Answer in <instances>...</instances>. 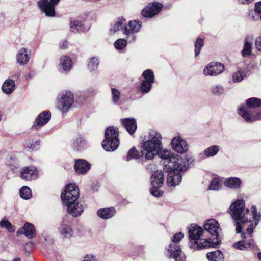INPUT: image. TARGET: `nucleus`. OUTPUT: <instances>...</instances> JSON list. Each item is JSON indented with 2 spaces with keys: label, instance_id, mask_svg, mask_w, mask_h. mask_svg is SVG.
Wrapping results in <instances>:
<instances>
[{
  "label": "nucleus",
  "instance_id": "f257e3e1",
  "mask_svg": "<svg viewBox=\"0 0 261 261\" xmlns=\"http://www.w3.org/2000/svg\"><path fill=\"white\" fill-rule=\"evenodd\" d=\"M251 210L253 220H251V218H248V216L250 215L249 210L246 208L243 200H237L230 206V214L234 220L240 221L243 224L249 223L246 229L248 234L252 233L260 218V214L257 213L255 205L252 206Z\"/></svg>",
  "mask_w": 261,
  "mask_h": 261
},
{
  "label": "nucleus",
  "instance_id": "f03ea898",
  "mask_svg": "<svg viewBox=\"0 0 261 261\" xmlns=\"http://www.w3.org/2000/svg\"><path fill=\"white\" fill-rule=\"evenodd\" d=\"M164 160L165 169H180L187 170L193 162L192 158L188 156L184 157L174 155L168 150L159 151L158 154Z\"/></svg>",
  "mask_w": 261,
  "mask_h": 261
},
{
  "label": "nucleus",
  "instance_id": "7ed1b4c3",
  "mask_svg": "<svg viewBox=\"0 0 261 261\" xmlns=\"http://www.w3.org/2000/svg\"><path fill=\"white\" fill-rule=\"evenodd\" d=\"M162 136L158 132L150 133L148 139L143 143L142 154L145 159L151 160L162 149Z\"/></svg>",
  "mask_w": 261,
  "mask_h": 261
},
{
  "label": "nucleus",
  "instance_id": "20e7f679",
  "mask_svg": "<svg viewBox=\"0 0 261 261\" xmlns=\"http://www.w3.org/2000/svg\"><path fill=\"white\" fill-rule=\"evenodd\" d=\"M118 130L113 127H110L105 130V139L102 143L103 148L107 151H113L119 146V141L118 139Z\"/></svg>",
  "mask_w": 261,
  "mask_h": 261
},
{
  "label": "nucleus",
  "instance_id": "39448f33",
  "mask_svg": "<svg viewBox=\"0 0 261 261\" xmlns=\"http://www.w3.org/2000/svg\"><path fill=\"white\" fill-rule=\"evenodd\" d=\"M184 237L181 232H178L174 234L172 239L173 244H171L168 249V256L173 258L175 261H185L186 256L181 251L180 247L177 243Z\"/></svg>",
  "mask_w": 261,
  "mask_h": 261
},
{
  "label": "nucleus",
  "instance_id": "423d86ee",
  "mask_svg": "<svg viewBox=\"0 0 261 261\" xmlns=\"http://www.w3.org/2000/svg\"><path fill=\"white\" fill-rule=\"evenodd\" d=\"M73 102V93L70 91L65 90L59 95L56 102V107L63 113L67 112L71 107Z\"/></svg>",
  "mask_w": 261,
  "mask_h": 261
},
{
  "label": "nucleus",
  "instance_id": "0eeeda50",
  "mask_svg": "<svg viewBox=\"0 0 261 261\" xmlns=\"http://www.w3.org/2000/svg\"><path fill=\"white\" fill-rule=\"evenodd\" d=\"M61 197L63 204L77 201L79 197V189L74 184L67 185L62 192Z\"/></svg>",
  "mask_w": 261,
  "mask_h": 261
},
{
  "label": "nucleus",
  "instance_id": "6e6552de",
  "mask_svg": "<svg viewBox=\"0 0 261 261\" xmlns=\"http://www.w3.org/2000/svg\"><path fill=\"white\" fill-rule=\"evenodd\" d=\"M221 240L212 241L211 239H199L198 240L190 242V247L194 250L202 249L210 247H217L220 244Z\"/></svg>",
  "mask_w": 261,
  "mask_h": 261
},
{
  "label": "nucleus",
  "instance_id": "1a4fd4ad",
  "mask_svg": "<svg viewBox=\"0 0 261 261\" xmlns=\"http://www.w3.org/2000/svg\"><path fill=\"white\" fill-rule=\"evenodd\" d=\"M143 80L140 85V91L143 93H147L151 90L152 84L154 82L153 72L150 69L145 70L142 73Z\"/></svg>",
  "mask_w": 261,
  "mask_h": 261
},
{
  "label": "nucleus",
  "instance_id": "9d476101",
  "mask_svg": "<svg viewBox=\"0 0 261 261\" xmlns=\"http://www.w3.org/2000/svg\"><path fill=\"white\" fill-rule=\"evenodd\" d=\"M161 3L154 2L148 3L141 11V15L145 18H152L158 14L162 10Z\"/></svg>",
  "mask_w": 261,
  "mask_h": 261
},
{
  "label": "nucleus",
  "instance_id": "9b49d317",
  "mask_svg": "<svg viewBox=\"0 0 261 261\" xmlns=\"http://www.w3.org/2000/svg\"><path fill=\"white\" fill-rule=\"evenodd\" d=\"M168 172L167 177V182L168 186H175L179 185L182 180V175L180 171L186 170L180 169H166Z\"/></svg>",
  "mask_w": 261,
  "mask_h": 261
},
{
  "label": "nucleus",
  "instance_id": "f8f14e48",
  "mask_svg": "<svg viewBox=\"0 0 261 261\" xmlns=\"http://www.w3.org/2000/svg\"><path fill=\"white\" fill-rule=\"evenodd\" d=\"M239 114L248 123L258 121L261 119V112H258L254 114L251 113L245 105H242L238 108Z\"/></svg>",
  "mask_w": 261,
  "mask_h": 261
},
{
  "label": "nucleus",
  "instance_id": "ddd939ff",
  "mask_svg": "<svg viewBox=\"0 0 261 261\" xmlns=\"http://www.w3.org/2000/svg\"><path fill=\"white\" fill-rule=\"evenodd\" d=\"M203 227L204 230L212 236L215 237L217 240H220L219 236L221 229L219 224L216 220L213 219L206 220L204 223Z\"/></svg>",
  "mask_w": 261,
  "mask_h": 261
},
{
  "label": "nucleus",
  "instance_id": "4468645a",
  "mask_svg": "<svg viewBox=\"0 0 261 261\" xmlns=\"http://www.w3.org/2000/svg\"><path fill=\"white\" fill-rule=\"evenodd\" d=\"M224 70V66L222 64L212 62L204 67L203 74L206 76H216L223 72Z\"/></svg>",
  "mask_w": 261,
  "mask_h": 261
},
{
  "label": "nucleus",
  "instance_id": "2eb2a0df",
  "mask_svg": "<svg viewBox=\"0 0 261 261\" xmlns=\"http://www.w3.org/2000/svg\"><path fill=\"white\" fill-rule=\"evenodd\" d=\"M59 233L63 239H70L73 235L71 222L64 218L58 229Z\"/></svg>",
  "mask_w": 261,
  "mask_h": 261
},
{
  "label": "nucleus",
  "instance_id": "dca6fc26",
  "mask_svg": "<svg viewBox=\"0 0 261 261\" xmlns=\"http://www.w3.org/2000/svg\"><path fill=\"white\" fill-rule=\"evenodd\" d=\"M60 0H45L43 6L40 7V11L44 13L47 17H54L56 14L55 6H56Z\"/></svg>",
  "mask_w": 261,
  "mask_h": 261
},
{
  "label": "nucleus",
  "instance_id": "f3484780",
  "mask_svg": "<svg viewBox=\"0 0 261 261\" xmlns=\"http://www.w3.org/2000/svg\"><path fill=\"white\" fill-rule=\"evenodd\" d=\"M20 177L26 181L35 180L38 177V171L35 166L25 167L20 171Z\"/></svg>",
  "mask_w": 261,
  "mask_h": 261
},
{
  "label": "nucleus",
  "instance_id": "a211bd4d",
  "mask_svg": "<svg viewBox=\"0 0 261 261\" xmlns=\"http://www.w3.org/2000/svg\"><path fill=\"white\" fill-rule=\"evenodd\" d=\"M64 205L67 207L68 213L74 217L81 216L84 211L83 205L78 200L64 204Z\"/></svg>",
  "mask_w": 261,
  "mask_h": 261
},
{
  "label": "nucleus",
  "instance_id": "6ab92c4d",
  "mask_svg": "<svg viewBox=\"0 0 261 261\" xmlns=\"http://www.w3.org/2000/svg\"><path fill=\"white\" fill-rule=\"evenodd\" d=\"M51 118V113L49 111H45L41 113L36 118L33 123L32 128L39 129L41 127L46 124Z\"/></svg>",
  "mask_w": 261,
  "mask_h": 261
},
{
  "label": "nucleus",
  "instance_id": "aec40b11",
  "mask_svg": "<svg viewBox=\"0 0 261 261\" xmlns=\"http://www.w3.org/2000/svg\"><path fill=\"white\" fill-rule=\"evenodd\" d=\"M171 144L172 148L179 153H184L188 149V144L180 137H176L173 138Z\"/></svg>",
  "mask_w": 261,
  "mask_h": 261
},
{
  "label": "nucleus",
  "instance_id": "412c9836",
  "mask_svg": "<svg viewBox=\"0 0 261 261\" xmlns=\"http://www.w3.org/2000/svg\"><path fill=\"white\" fill-rule=\"evenodd\" d=\"M204 230L197 225L192 224L189 228L188 235L190 242L198 240L203 234Z\"/></svg>",
  "mask_w": 261,
  "mask_h": 261
},
{
  "label": "nucleus",
  "instance_id": "4be33fe9",
  "mask_svg": "<svg viewBox=\"0 0 261 261\" xmlns=\"http://www.w3.org/2000/svg\"><path fill=\"white\" fill-rule=\"evenodd\" d=\"M249 235L250 236V238H251L252 233ZM253 246L254 241L251 238L247 240H241L236 242L232 245L233 248L242 251L248 250L253 248Z\"/></svg>",
  "mask_w": 261,
  "mask_h": 261
},
{
  "label": "nucleus",
  "instance_id": "5701e85b",
  "mask_svg": "<svg viewBox=\"0 0 261 261\" xmlns=\"http://www.w3.org/2000/svg\"><path fill=\"white\" fill-rule=\"evenodd\" d=\"M90 164L84 159H77L75 161L74 170L79 174H85L90 168Z\"/></svg>",
  "mask_w": 261,
  "mask_h": 261
},
{
  "label": "nucleus",
  "instance_id": "b1692460",
  "mask_svg": "<svg viewBox=\"0 0 261 261\" xmlns=\"http://www.w3.org/2000/svg\"><path fill=\"white\" fill-rule=\"evenodd\" d=\"M142 27V22L139 20L131 21L123 27V33L126 35L138 32Z\"/></svg>",
  "mask_w": 261,
  "mask_h": 261
},
{
  "label": "nucleus",
  "instance_id": "393cba45",
  "mask_svg": "<svg viewBox=\"0 0 261 261\" xmlns=\"http://www.w3.org/2000/svg\"><path fill=\"white\" fill-rule=\"evenodd\" d=\"M23 234L29 239H32L36 235V231L34 225L30 223H26L23 227L17 231V234Z\"/></svg>",
  "mask_w": 261,
  "mask_h": 261
},
{
  "label": "nucleus",
  "instance_id": "a878e982",
  "mask_svg": "<svg viewBox=\"0 0 261 261\" xmlns=\"http://www.w3.org/2000/svg\"><path fill=\"white\" fill-rule=\"evenodd\" d=\"M164 176L162 170H157L152 173L151 177V184L152 186L161 187L163 184Z\"/></svg>",
  "mask_w": 261,
  "mask_h": 261
},
{
  "label": "nucleus",
  "instance_id": "bb28decb",
  "mask_svg": "<svg viewBox=\"0 0 261 261\" xmlns=\"http://www.w3.org/2000/svg\"><path fill=\"white\" fill-rule=\"evenodd\" d=\"M121 123L130 135L133 134L137 129V123L134 118H124L121 120Z\"/></svg>",
  "mask_w": 261,
  "mask_h": 261
},
{
  "label": "nucleus",
  "instance_id": "cd10ccee",
  "mask_svg": "<svg viewBox=\"0 0 261 261\" xmlns=\"http://www.w3.org/2000/svg\"><path fill=\"white\" fill-rule=\"evenodd\" d=\"M86 142L84 138L79 136L73 139L72 149L76 151H81L86 148Z\"/></svg>",
  "mask_w": 261,
  "mask_h": 261
},
{
  "label": "nucleus",
  "instance_id": "c85d7f7f",
  "mask_svg": "<svg viewBox=\"0 0 261 261\" xmlns=\"http://www.w3.org/2000/svg\"><path fill=\"white\" fill-rule=\"evenodd\" d=\"M116 210L114 207L104 208L97 210V215L103 219H108L114 216Z\"/></svg>",
  "mask_w": 261,
  "mask_h": 261
},
{
  "label": "nucleus",
  "instance_id": "c756f323",
  "mask_svg": "<svg viewBox=\"0 0 261 261\" xmlns=\"http://www.w3.org/2000/svg\"><path fill=\"white\" fill-rule=\"evenodd\" d=\"M30 58V53L24 48L20 49L17 54V63L21 65L26 64Z\"/></svg>",
  "mask_w": 261,
  "mask_h": 261
},
{
  "label": "nucleus",
  "instance_id": "7c9ffc66",
  "mask_svg": "<svg viewBox=\"0 0 261 261\" xmlns=\"http://www.w3.org/2000/svg\"><path fill=\"white\" fill-rule=\"evenodd\" d=\"M15 88V82L13 80L7 79L2 86V91L6 94L9 95L13 92Z\"/></svg>",
  "mask_w": 261,
  "mask_h": 261
},
{
  "label": "nucleus",
  "instance_id": "2f4dec72",
  "mask_svg": "<svg viewBox=\"0 0 261 261\" xmlns=\"http://www.w3.org/2000/svg\"><path fill=\"white\" fill-rule=\"evenodd\" d=\"M24 148L30 151H36L39 149L40 146V140H26L23 144Z\"/></svg>",
  "mask_w": 261,
  "mask_h": 261
},
{
  "label": "nucleus",
  "instance_id": "473e14b6",
  "mask_svg": "<svg viewBox=\"0 0 261 261\" xmlns=\"http://www.w3.org/2000/svg\"><path fill=\"white\" fill-rule=\"evenodd\" d=\"M206 257L209 261H224V255L220 250L208 252Z\"/></svg>",
  "mask_w": 261,
  "mask_h": 261
},
{
  "label": "nucleus",
  "instance_id": "72a5a7b5",
  "mask_svg": "<svg viewBox=\"0 0 261 261\" xmlns=\"http://www.w3.org/2000/svg\"><path fill=\"white\" fill-rule=\"evenodd\" d=\"M72 65V60L68 56H64L61 58L60 66L63 71H69L71 69Z\"/></svg>",
  "mask_w": 261,
  "mask_h": 261
},
{
  "label": "nucleus",
  "instance_id": "f704fd0d",
  "mask_svg": "<svg viewBox=\"0 0 261 261\" xmlns=\"http://www.w3.org/2000/svg\"><path fill=\"white\" fill-rule=\"evenodd\" d=\"M241 180L238 177L227 178L224 181V185L231 189H238L240 187Z\"/></svg>",
  "mask_w": 261,
  "mask_h": 261
},
{
  "label": "nucleus",
  "instance_id": "c9c22d12",
  "mask_svg": "<svg viewBox=\"0 0 261 261\" xmlns=\"http://www.w3.org/2000/svg\"><path fill=\"white\" fill-rule=\"evenodd\" d=\"M70 27L71 31L75 33L84 31V26L81 21L79 20H71Z\"/></svg>",
  "mask_w": 261,
  "mask_h": 261
},
{
  "label": "nucleus",
  "instance_id": "e433bc0d",
  "mask_svg": "<svg viewBox=\"0 0 261 261\" xmlns=\"http://www.w3.org/2000/svg\"><path fill=\"white\" fill-rule=\"evenodd\" d=\"M6 165L12 172H15L16 164V156L15 153H11L8 155V159L6 161Z\"/></svg>",
  "mask_w": 261,
  "mask_h": 261
},
{
  "label": "nucleus",
  "instance_id": "4c0bfd02",
  "mask_svg": "<svg viewBox=\"0 0 261 261\" xmlns=\"http://www.w3.org/2000/svg\"><path fill=\"white\" fill-rule=\"evenodd\" d=\"M210 92L213 95L219 96L224 93L225 89L222 85L215 84L211 87Z\"/></svg>",
  "mask_w": 261,
  "mask_h": 261
},
{
  "label": "nucleus",
  "instance_id": "58836bf2",
  "mask_svg": "<svg viewBox=\"0 0 261 261\" xmlns=\"http://www.w3.org/2000/svg\"><path fill=\"white\" fill-rule=\"evenodd\" d=\"M220 147L218 145H212L204 151V153L207 158H211L215 156L219 151Z\"/></svg>",
  "mask_w": 261,
  "mask_h": 261
},
{
  "label": "nucleus",
  "instance_id": "ea45409f",
  "mask_svg": "<svg viewBox=\"0 0 261 261\" xmlns=\"http://www.w3.org/2000/svg\"><path fill=\"white\" fill-rule=\"evenodd\" d=\"M248 108L255 109L261 106V99L256 97L248 98L246 101Z\"/></svg>",
  "mask_w": 261,
  "mask_h": 261
},
{
  "label": "nucleus",
  "instance_id": "a19ab883",
  "mask_svg": "<svg viewBox=\"0 0 261 261\" xmlns=\"http://www.w3.org/2000/svg\"><path fill=\"white\" fill-rule=\"evenodd\" d=\"M144 155V154H142V151L139 152L135 148L133 147L128 151L127 156L126 157V160L127 161H129L132 159H138Z\"/></svg>",
  "mask_w": 261,
  "mask_h": 261
},
{
  "label": "nucleus",
  "instance_id": "79ce46f5",
  "mask_svg": "<svg viewBox=\"0 0 261 261\" xmlns=\"http://www.w3.org/2000/svg\"><path fill=\"white\" fill-rule=\"evenodd\" d=\"M19 195L22 199L28 200L32 196V192L31 189L26 186H23L19 190Z\"/></svg>",
  "mask_w": 261,
  "mask_h": 261
},
{
  "label": "nucleus",
  "instance_id": "37998d69",
  "mask_svg": "<svg viewBox=\"0 0 261 261\" xmlns=\"http://www.w3.org/2000/svg\"><path fill=\"white\" fill-rule=\"evenodd\" d=\"M246 75V72L244 70H240L233 73L232 81L234 83L240 82L244 79Z\"/></svg>",
  "mask_w": 261,
  "mask_h": 261
},
{
  "label": "nucleus",
  "instance_id": "c03bdc74",
  "mask_svg": "<svg viewBox=\"0 0 261 261\" xmlns=\"http://www.w3.org/2000/svg\"><path fill=\"white\" fill-rule=\"evenodd\" d=\"M98 65V59L96 57H92L88 63V68L90 71H93L97 69Z\"/></svg>",
  "mask_w": 261,
  "mask_h": 261
},
{
  "label": "nucleus",
  "instance_id": "a18cd8bd",
  "mask_svg": "<svg viewBox=\"0 0 261 261\" xmlns=\"http://www.w3.org/2000/svg\"><path fill=\"white\" fill-rule=\"evenodd\" d=\"M0 227L6 228L9 232L14 231L13 226L6 218L2 219L0 221Z\"/></svg>",
  "mask_w": 261,
  "mask_h": 261
},
{
  "label": "nucleus",
  "instance_id": "49530a36",
  "mask_svg": "<svg viewBox=\"0 0 261 261\" xmlns=\"http://www.w3.org/2000/svg\"><path fill=\"white\" fill-rule=\"evenodd\" d=\"M252 44L246 40L244 44L243 49L242 50V55L243 57L249 56L251 54Z\"/></svg>",
  "mask_w": 261,
  "mask_h": 261
},
{
  "label": "nucleus",
  "instance_id": "de8ad7c7",
  "mask_svg": "<svg viewBox=\"0 0 261 261\" xmlns=\"http://www.w3.org/2000/svg\"><path fill=\"white\" fill-rule=\"evenodd\" d=\"M203 40L201 38L196 39L195 43V56H198L200 52L201 49L203 45Z\"/></svg>",
  "mask_w": 261,
  "mask_h": 261
},
{
  "label": "nucleus",
  "instance_id": "09e8293b",
  "mask_svg": "<svg viewBox=\"0 0 261 261\" xmlns=\"http://www.w3.org/2000/svg\"><path fill=\"white\" fill-rule=\"evenodd\" d=\"M124 21L125 20L123 19H121L118 21H117L113 26L112 28L110 29V31L113 33H114L117 31L120 30L121 29L123 30V24Z\"/></svg>",
  "mask_w": 261,
  "mask_h": 261
},
{
  "label": "nucleus",
  "instance_id": "8fccbe9b",
  "mask_svg": "<svg viewBox=\"0 0 261 261\" xmlns=\"http://www.w3.org/2000/svg\"><path fill=\"white\" fill-rule=\"evenodd\" d=\"M111 93L112 95V101L115 104H116L119 100L120 92L117 89L113 88L111 89Z\"/></svg>",
  "mask_w": 261,
  "mask_h": 261
},
{
  "label": "nucleus",
  "instance_id": "3c124183",
  "mask_svg": "<svg viewBox=\"0 0 261 261\" xmlns=\"http://www.w3.org/2000/svg\"><path fill=\"white\" fill-rule=\"evenodd\" d=\"M127 44L126 41L124 39H119L114 42V46L117 49L124 48Z\"/></svg>",
  "mask_w": 261,
  "mask_h": 261
},
{
  "label": "nucleus",
  "instance_id": "603ef678",
  "mask_svg": "<svg viewBox=\"0 0 261 261\" xmlns=\"http://www.w3.org/2000/svg\"><path fill=\"white\" fill-rule=\"evenodd\" d=\"M221 187L220 182L218 179H214L210 184L209 189L212 190H218Z\"/></svg>",
  "mask_w": 261,
  "mask_h": 261
},
{
  "label": "nucleus",
  "instance_id": "864d4df0",
  "mask_svg": "<svg viewBox=\"0 0 261 261\" xmlns=\"http://www.w3.org/2000/svg\"><path fill=\"white\" fill-rule=\"evenodd\" d=\"M160 187H155V186H152L150 189V193L154 196L159 197L162 196L163 194V192L159 189Z\"/></svg>",
  "mask_w": 261,
  "mask_h": 261
},
{
  "label": "nucleus",
  "instance_id": "5fc2aeb1",
  "mask_svg": "<svg viewBox=\"0 0 261 261\" xmlns=\"http://www.w3.org/2000/svg\"><path fill=\"white\" fill-rule=\"evenodd\" d=\"M82 261H97L96 256L92 254L84 255Z\"/></svg>",
  "mask_w": 261,
  "mask_h": 261
},
{
  "label": "nucleus",
  "instance_id": "6e6d98bb",
  "mask_svg": "<svg viewBox=\"0 0 261 261\" xmlns=\"http://www.w3.org/2000/svg\"><path fill=\"white\" fill-rule=\"evenodd\" d=\"M35 244L34 243H33L32 242H29L25 244L24 246V249L25 252H30V251L33 250Z\"/></svg>",
  "mask_w": 261,
  "mask_h": 261
},
{
  "label": "nucleus",
  "instance_id": "4d7b16f0",
  "mask_svg": "<svg viewBox=\"0 0 261 261\" xmlns=\"http://www.w3.org/2000/svg\"><path fill=\"white\" fill-rule=\"evenodd\" d=\"M254 10L261 21V2H257L255 4Z\"/></svg>",
  "mask_w": 261,
  "mask_h": 261
},
{
  "label": "nucleus",
  "instance_id": "13d9d810",
  "mask_svg": "<svg viewBox=\"0 0 261 261\" xmlns=\"http://www.w3.org/2000/svg\"><path fill=\"white\" fill-rule=\"evenodd\" d=\"M255 45L257 49L261 51V36L258 37L256 39Z\"/></svg>",
  "mask_w": 261,
  "mask_h": 261
},
{
  "label": "nucleus",
  "instance_id": "bf43d9fd",
  "mask_svg": "<svg viewBox=\"0 0 261 261\" xmlns=\"http://www.w3.org/2000/svg\"><path fill=\"white\" fill-rule=\"evenodd\" d=\"M241 223H242L241 222H239L238 221H237L236 223V231L237 233H240L242 231V226Z\"/></svg>",
  "mask_w": 261,
  "mask_h": 261
},
{
  "label": "nucleus",
  "instance_id": "052dcab7",
  "mask_svg": "<svg viewBox=\"0 0 261 261\" xmlns=\"http://www.w3.org/2000/svg\"><path fill=\"white\" fill-rule=\"evenodd\" d=\"M60 46L62 49L66 48L67 47V43L66 41H64L62 43H60Z\"/></svg>",
  "mask_w": 261,
  "mask_h": 261
},
{
  "label": "nucleus",
  "instance_id": "680f3d73",
  "mask_svg": "<svg viewBox=\"0 0 261 261\" xmlns=\"http://www.w3.org/2000/svg\"><path fill=\"white\" fill-rule=\"evenodd\" d=\"M239 2L242 4H248L251 2L252 0H238Z\"/></svg>",
  "mask_w": 261,
  "mask_h": 261
},
{
  "label": "nucleus",
  "instance_id": "e2e57ef3",
  "mask_svg": "<svg viewBox=\"0 0 261 261\" xmlns=\"http://www.w3.org/2000/svg\"><path fill=\"white\" fill-rule=\"evenodd\" d=\"M257 257L258 259L261 261V252H259L257 253Z\"/></svg>",
  "mask_w": 261,
  "mask_h": 261
},
{
  "label": "nucleus",
  "instance_id": "0e129e2a",
  "mask_svg": "<svg viewBox=\"0 0 261 261\" xmlns=\"http://www.w3.org/2000/svg\"><path fill=\"white\" fill-rule=\"evenodd\" d=\"M241 237L242 239H245L246 237V234L244 233H243L242 234H241Z\"/></svg>",
  "mask_w": 261,
  "mask_h": 261
},
{
  "label": "nucleus",
  "instance_id": "69168bd1",
  "mask_svg": "<svg viewBox=\"0 0 261 261\" xmlns=\"http://www.w3.org/2000/svg\"><path fill=\"white\" fill-rule=\"evenodd\" d=\"M2 118H3V114L1 112V111L0 110V121H1V120H2Z\"/></svg>",
  "mask_w": 261,
  "mask_h": 261
},
{
  "label": "nucleus",
  "instance_id": "338daca9",
  "mask_svg": "<svg viewBox=\"0 0 261 261\" xmlns=\"http://www.w3.org/2000/svg\"><path fill=\"white\" fill-rule=\"evenodd\" d=\"M251 19L252 20H254V17L253 16H251Z\"/></svg>",
  "mask_w": 261,
  "mask_h": 261
},
{
  "label": "nucleus",
  "instance_id": "774afa93",
  "mask_svg": "<svg viewBox=\"0 0 261 261\" xmlns=\"http://www.w3.org/2000/svg\"><path fill=\"white\" fill-rule=\"evenodd\" d=\"M0 261H9V260H5V259H0Z\"/></svg>",
  "mask_w": 261,
  "mask_h": 261
}]
</instances>
